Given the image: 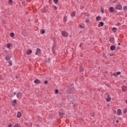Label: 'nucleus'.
Wrapping results in <instances>:
<instances>
[{
	"label": "nucleus",
	"mask_w": 127,
	"mask_h": 127,
	"mask_svg": "<svg viewBox=\"0 0 127 127\" xmlns=\"http://www.w3.org/2000/svg\"><path fill=\"white\" fill-rule=\"evenodd\" d=\"M22 35L24 37H26L27 36V32H26V30L24 29L22 31Z\"/></svg>",
	"instance_id": "nucleus-1"
},
{
	"label": "nucleus",
	"mask_w": 127,
	"mask_h": 127,
	"mask_svg": "<svg viewBox=\"0 0 127 127\" xmlns=\"http://www.w3.org/2000/svg\"><path fill=\"white\" fill-rule=\"evenodd\" d=\"M62 34L64 37H68L69 34L66 31L62 32Z\"/></svg>",
	"instance_id": "nucleus-2"
},
{
	"label": "nucleus",
	"mask_w": 127,
	"mask_h": 127,
	"mask_svg": "<svg viewBox=\"0 0 127 127\" xmlns=\"http://www.w3.org/2000/svg\"><path fill=\"white\" fill-rule=\"evenodd\" d=\"M16 97L18 99H21V97H22V93H21V92H18L16 94Z\"/></svg>",
	"instance_id": "nucleus-3"
},
{
	"label": "nucleus",
	"mask_w": 127,
	"mask_h": 127,
	"mask_svg": "<svg viewBox=\"0 0 127 127\" xmlns=\"http://www.w3.org/2000/svg\"><path fill=\"white\" fill-rule=\"evenodd\" d=\"M116 9H118V10H122L123 9V6L122 5H118L116 6Z\"/></svg>",
	"instance_id": "nucleus-4"
},
{
	"label": "nucleus",
	"mask_w": 127,
	"mask_h": 127,
	"mask_svg": "<svg viewBox=\"0 0 127 127\" xmlns=\"http://www.w3.org/2000/svg\"><path fill=\"white\" fill-rule=\"evenodd\" d=\"M107 98H106V101L107 102H111V100H112V98L111 97H110V94H108L107 93Z\"/></svg>",
	"instance_id": "nucleus-5"
},
{
	"label": "nucleus",
	"mask_w": 127,
	"mask_h": 127,
	"mask_svg": "<svg viewBox=\"0 0 127 127\" xmlns=\"http://www.w3.org/2000/svg\"><path fill=\"white\" fill-rule=\"evenodd\" d=\"M40 52H41V50L39 48H37V52L35 53V55H39L40 54Z\"/></svg>",
	"instance_id": "nucleus-6"
},
{
	"label": "nucleus",
	"mask_w": 127,
	"mask_h": 127,
	"mask_svg": "<svg viewBox=\"0 0 127 127\" xmlns=\"http://www.w3.org/2000/svg\"><path fill=\"white\" fill-rule=\"evenodd\" d=\"M11 58V57L9 55H7L5 58V59L7 61H8L9 60H10Z\"/></svg>",
	"instance_id": "nucleus-7"
},
{
	"label": "nucleus",
	"mask_w": 127,
	"mask_h": 127,
	"mask_svg": "<svg viewBox=\"0 0 127 127\" xmlns=\"http://www.w3.org/2000/svg\"><path fill=\"white\" fill-rule=\"evenodd\" d=\"M109 41L111 43H115V38H114V37H112L110 38Z\"/></svg>",
	"instance_id": "nucleus-8"
},
{
	"label": "nucleus",
	"mask_w": 127,
	"mask_h": 127,
	"mask_svg": "<svg viewBox=\"0 0 127 127\" xmlns=\"http://www.w3.org/2000/svg\"><path fill=\"white\" fill-rule=\"evenodd\" d=\"M123 92H127V86H123L122 87Z\"/></svg>",
	"instance_id": "nucleus-9"
},
{
	"label": "nucleus",
	"mask_w": 127,
	"mask_h": 127,
	"mask_svg": "<svg viewBox=\"0 0 127 127\" xmlns=\"http://www.w3.org/2000/svg\"><path fill=\"white\" fill-rule=\"evenodd\" d=\"M109 12H114L115 11V9H114V7H110L109 8Z\"/></svg>",
	"instance_id": "nucleus-10"
},
{
	"label": "nucleus",
	"mask_w": 127,
	"mask_h": 127,
	"mask_svg": "<svg viewBox=\"0 0 127 127\" xmlns=\"http://www.w3.org/2000/svg\"><path fill=\"white\" fill-rule=\"evenodd\" d=\"M34 83L35 84H41V81H40V80H39V79H36L35 80H34Z\"/></svg>",
	"instance_id": "nucleus-11"
},
{
	"label": "nucleus",
	"mask_w": 127,
	"mask_h": 127,
	"mask_svg": "<svg viewBox=\"0 0 127 127\" xmlns=\"http://www.w3.org/2000/svg\"><path fill=\"white\" fill-rule=\"evenodd\" d=\"M117 115L118 116H121L122 115V110L120 109L117 110Z\"/></svg>",
	"instance_id": "nucleus-12"
},
{
	"label": "nucleus",
	"mask_w": 127,
	"mask_h": 127,
	"mask_svg": "<svg viewBox=\"0 0 127 127\" xmlns=\"http://www.w3.org/2000/svg\"><path fill=\"white\" fill-rule=\"evenodd\" d=\"M115 49H116V46L112 45L110 47V50H111L112 51H114V50H115Z\"/></svg>",
	"instance_id": "nucleus-13"
},
{
	"label": "nucleus",
	"mask_w": 127,
	"mask_h": 127,
	"mask_svg": "<svg viewBox=\"0 0 127 127\" xmlns=\"http://www.w3.org/2000/svg\"><path fill=\"white\" fill-rule=\"evenodd\" d=\"M66 93H67V94H71V88L70 87H68L66 89Z\"/></svg>",
	"instance_id": "nucleus-14"
},
{
	"label": "nucleus",
	"mask_w": 127,
	"mask_h": 127,
	"mask_svg": "<svg viewBox=\"0 0 127 127\" xmlns=\"http://www.w3.org/2000/svg\"><path fill=\"white\" fill-rule=\"evenodd\" d=\"M102 26H104V22H100L98 24V27H102Z\"/></svg>",
	"instance_id": "nucleus-15"
},
{
	"label": "nucleus",
	"mask_w": 127,
	"mask_h": 127,
	"mask_svg": "<svg viewBox=\"0 0 127 127\" xmlns=\"http://www.w3.org/2000/svg\"><path fill=\"white\" fill-rule=\"evenodd\" d=\"M32 53V50H29V51H27V55H30Z\"/></svg>",
	"instance_id": "nucleus-16"
},
{
	"label": "nucleus",
	"mask_w": 127,
	"mask_h": 127,
	"mask_svg": "<svg viewBox=\"0 0 127 127\" xmlns=\"http://www.w3.org/2000/svg\"><path fill=\"white\" fill-rule=\"evenodd\" d=\"M11 104L12 106H14L15 104H16V99H14V100H13L11 102Z\"/></svg>",
	"instance_id": "nucleus-17"
},
{
	"label": "nucleus",
	"mask_w": 127,
	"mask_h": 127,
	"mask_svg": "<svg viewBox=\"0 0 127 127\" xmlns=\"http://www.w3.org/2000/svg\"><path fill=\"white\" fill-rule=\"evenodd\" d=\"M21 117V113H20V112H17V118H20Z\"/></svg>",
	"instance_id": "nucleus-18"
},
{
	"label": "nucleus",
	"mask_w": 127,
	"mask_h": 127,
	"mask_svg": "<svg viewBox=\"0 0 127 127\" xmlns=\"http://www.w3.org/2000/svg\"><path fill=\"white\" fill-rule=\"evenodd\" d=\"M79 70L80 72H84V68L83 67V66L81 65L80 66Z\"/></svg>",
	"instance_id": "nucleus-19"
},
{
	"label": "nucleus",
	"mask_w": 127,
	"mask_h": 127,
	"mask_svg": "<svg viewBox=\"0 0 127 127\" xmlns=\"http://www.w3.org/2000/svg\"><path fill=\"white\" fill-rule=\"evenodd\" d=\"M101 16H98L96 17V20L99 21V20H101Z\"/></svg>",
	"instance_id": "nucleus-20"
},
{
	"label": "nucleus",
	"mask_w": 127,
	"mask_h": 127,
	"mask_svg": "<svg viewBox=\"0 0 127 127\" xmlns=\"http://www.w3.org/2000/svg\"><path fill=\"white\" fill-rule=\"evenodd\" d=\"M117 30H118V28H117V27L112 28V31H113V32H117Z\"/></svg>",
	"instance_id": "nucleus-21"
},
{
	"label": "nucleus",
	"mask_w": 127,
	"mask_h": 127,
	"mask_svg": "<svg viewBox=\"0 0 127 127\" xmlns=\"http://www.w3.org/2000/svg\"><path fill=\"white\" fill-rule=\"evenodd\" d=\"M75 14H76V11H73L71 13V16H72V17H73L75 16Z\"/></svg>",
	"instance_id": "nucleus-22"
},
{
	"label": "nucleus",
	"mask_w": 127,
	"mask_h": 127,
	"mask_svg": "<svg viewBox=\"0 0 127 127\" xmlns=\"http://www.w3.org/2000/svg\"><path fill=\"white\" fill-rule=\"evenodd\" d=\"M41 34H44V33H45V30L42 29L41 30Z\"/></svg>",
	"instance_id": "nucleus-23"
},
{
	"label": "nucleus",
	"mask_w": 127,
	"mask_h": 127,
	"mask_svg": "<svg viewBox=\"0 0 127 127\" xmlns=\"http://www.w3.org/2000/svg\"><path fill=\"white\" fill-rule=\"evenodd\" d=\"M64 22H66V21H67V17L66 16H64Z\"/></svg>",
	"instance_id": "nucleus-24"
},
{
	"label": "nucleus",
	"mask_w": 127,
	"mask_h": 127,
	"mask_svg": "<svg viewBox=\"0 0 127 127\" xmlns=\"http://www.w3.org/2000/svg\"><path fill=\"white\" fill-rule=\"evenodd\" d=\"M59 114L60 117H62L63 116H64L65 115V114L62 113L61 112H59Z\"/></svg>",
	"instance_id": "nucleus-25"
},
{
	"label": "nucleus",
	"mask_w": 127,
	"mask_h": 127,
	"mask_svg": "<svg viewBox=\"0 0 127 127\" xmlns=\"http://www.w3.org/2000/svg\"><path fill=\"white\" fill-rule=\"evenodd\" d=\"M59 93V90L58 89H55V93L56 94H57Z\"/></svg>",
	"instance_id": "nucleus-26"
},
{
	"label": "nucleus",
	"mask_w": 127,
	"mask_h": 127,
	"mask_svg": "<svg viewBox=\"0 0 127 127\" xmlns=\"http://www.w3.org/2000/svg\"><path fill=\"white\" fill-rule=\"evenodd\" d=\"M7 63H8L9 65H10V66L12 65V62H11V61H9L8 62H7Z\"/></svg>",
	"instance_id": "nucleus-27"
},
{
	"label": "nucleus",
	"mask_w": 127,
	"mask_h": 127,
	"mask_svg": "<svg viewBox=\"0 0 127 127\" xmlns=\"http://www.w3.org/2000/svg\"><path fill=\"white\" fill-rule=\"evenodd\" d=\"M10 36L11 37H14V33H10Z\"/></svg>",
	"instance_id": "nucleus-28"
},
{
	"label": "nucleus",
	"mask_w": 127,
	"mask_h": 127,
	"mask_svg": "<svg viewBox=\"0 0 127 127\" xmlns=\"http://www.w3.org/2000/svg\"><path fill=\"white\" fill-rule=\"evenodd\" d=\"M104 9L103 7L101 8V12H102V13H104Z\"/></svg>",
	"instance_id": "nucleus-29"
},
{
	"label": "nucleus",
	"mask_w": 127,
	"mask_h": 127,
	"mask_svg": "<svg viewBox=\"0 0 127 127\" xmlns=\"http://www.w3.org/2000/svg\"><path fill=\"white\" fill-rule=\"evenodd\" d=\"M124 10H127V6H124L123 7Z\"/></svg>",
	"instance_id": "nucleus-30"
},
{
	"label": "nucleus",
	"mask_w": 127,
	"mask_h": 127,
	"mask_svg": "<svg viewBox=\"0 0 127 127\" xmlns=\"http://www.w3.org/2000/svg\"><path fill=\"white\" fill-rule=\"evenodd\" d=\"M121 25H122V23L118 22L116 26H121Z\"/></svg>",
	"instance_id": "nucleus-31"
},
{
	"label": "nucleus",
	"mask_w": 127,
	"mask_h": 127,
	"mask_svg": "<svg viewBox=\"0 0 127 127\" xmlns=\"http://www.w3.org/2000/svg\"><path fill=\"white\" fill-rule=\"evenodd\" d=\"M8 2L12 4V3H13V1H12V0H9Z\"/></svg>",
	"instance_id": "nucleus-32"
},
{
	"label": "nucleus",
	"mask_w": 127,
	"mask_h": 127,
	"mask_svg": "<svg viewBox=\"0 0 127 127\" xmlns=\"http://www.w3.org/2000/svg\"><path fill=\"white\" fill-rule=\"evenodd\" d=\"M117 1H118V0H112V2L113 3H115L117 2Z\"/></svg>",
	"instance_id": "nucleus-33"
},
{
	"label": "nucleus",
	"mask_w": 127,
	"mask_h": 127,
	"mask_svg": "<svg viewBox=\"0 0 127 127\" xmlns=\"http://www.w3.org/2000/svg\"><path fill=\"white\" fill-rule=\"evenodd\" d=\"M55 3H58L59 0H53Z\"/></svg>",
	"instance_id": "nucleus-34"
},
{
	"label": "nucleus",
	"mask_w": 127,
	"mask_h": 127,
	"mask_svg": "<svg viewBox=\"0 0 127 127\" xmlns=\"http://www.w3.org/2000/svg\"><path fill=\"white\" fill-rule=\"evenodd\" d=\"M7 48H10V44L9 43L7 44Z\"/></svg>",
	"instance_id": "nucleus-35"
},
{
	"label": "nucleus",
	"mask_w": 127,
	"mask_h": 127,
	"mask_svg": "<svg viewBox=\"0 0 127 127\" xmlns=\"http://www.w3.org/2000/svg\"><path fill=\"white\" fill-rule=\"evenodd\" d=\"M85 20H86V23H88V22H90V20L89 19H86Z\"/></svg>",
	"instance_id": "nucleus-36"
},
{
	"label": "nucleus",
	"mask_w": 127,
	"mask_h": 127,
	"mask_svg": "<svg viewBox=\"0 0 127 127\" xmlns=\"http://www.w3.org/2000/svg\"><path fill=\"white\" fill-rule=\"evenodd\" d=\"M79 27H80V28H85V27L84 26H82V25H79Z\"/></svg>",
	"instance_id": "nucleus-37"
},
{
	"label": "nucleus",
	"mask_w": 127,
	"mask_h": 127,
	"mask_svg": "<svg viewBox=\"0 0 127 127\" xmlns=\"http://www.w3.org/2000/svg\"><path fill=\"white\" fill-rule=\"evenodd\" d=\"M123 114L124 115H126V114H127V111H126L125 109L123 111Z\"/></svg>",
	"instance_id": "nucleus-38"
},
{
	"label": "nucleus",
	"mask_w": 127,
	"mask_h": 127,
	"mask_svg": "<svg viewBox=\"0 0 127 127\" xmlns=\"http://www.w3.org/2000/svg\"><path fill=\"white\" fill-rule=\"evenodd\" d=\"M54 9L55 10H57V7L56 6H54Z\"/></svg>",
	"instance_id": "nucleus-39"
},
{
	"label": "nucleus",
	"mask_w": 127,
	"mask_h": 127,
	"mask_svg": "<svg viewBox=\"0 0 127 127\" xmlns=\"http://www.w3.org/2000/svg\"><path fill=\"white\" fill-rule=\"evenodd\" d=\"M55 49V46H53L52 47V50L53 51V52H54V50Z\"/></svg>",
	"instance_id": "nucleus-40"
},
{
	"label": "nucleus",
	"mask_w": 127,
	"mask_h": 127,
	"mask_svg": "<svg viewBox=\"0 0 127 127\" xmlns=\"http://www.w3.org/2000/svg\"><path fill=\"white\" fill-rule=\"evenodd\" d=\"M44 84H48V81L47 80H45V81H44Z\"/></svg>",
	"instance_id": "nucleus-41"
},
{
	"label": "nucleus",
	"mask_w": 127,
	"mask_h": 127,
	"mask_svg": "<svg viewBox=\"0 0 127 127\" xmlns=\"http://www.w3.org/2000/svg\"><path fill=\"white\" fill-rule=\"evenodd\" d=\"M15 127H20V126L18 124H16V125H15Z\"/></svg>",
	"instance_id": "nucleus-42"
},
{
	"label": "nucleus",
	"mask_w": 127,
	"mask_h": 127,
	"mask_svg": "<svg viewBox=\"0 0 127 127\" xmlns=\"http://www.w3.org/2000/svg\"><path fill=\"white\" fill-rule=\"evenodd\" d=\"M117 76H118V75H121V71H118L117 72Z\"/></svg>",
	"instance_id": "nucleus-43"
},
{
	"label": "nucleus",
	"mask_w": 127,
	"mask_h": 127,
	"mask_svg": "<svg viewBox=\"0 0 127 127\" xmlns=\"http://www.w3.org/2000/svg\"><path fill=\"white\" fill-rule=\"evenodd\" d=\"M113 76L117 77V76H118V75H117V73H113Z\"/></svg>",
	"instance_id": "nucleus-44"
},
{
	"label": "nucleus",
	"mask_w": 127,
	"mask_h": 127,
	"mask_svg": "<svg viewBox=\"0 0 127 127\" xmlns=\"http://www.w3.org/2000/svg\"><path fill=\"white\" fill-rule=\"evenodd\" d=\"M82 46H83V43H80V45H79V47L80 48H81V47H82Z\"/></svg>",
	"instance_id": "nucleus-45"
},
{
	"label": "nucleus",
	"mask_w": 127,
	"mask_h": 127,
	"mask_svg": "<svg viewBox=\"0 0 127 127\" xmlns=\"http://www.w3.org/2000/svg\"><path fill=\"white\" fill-rule=\"evenodd\" d=\"M4 52L5 53V54H7V51L6 50H5Z\"/></svg>",
	"instance_id": "nucleus-46"
},
{
	"label": "nucleus",
	"mask_w": 127,
	"mask_h": 127,
	"mask_svg": "<svg viewBox=\"0 0 127 127\" xmlns=\"http://www.w3.org/2000/svg\"><path fill=\"white\" fill-rule=\"evenodd\" d=\"M12 127V125L11 124H9L7 127Z\"/></svg>",
	"instance_id": "nucleus-47"
},
{
	"label": "nucleus",
	"mask_w": 127,
	"mask_h": 127,
	"mask_svg": "<svg viewBox=\"0 0 127 127\" xmlns=\"http://www.w3.org/2000/svg\"><path fill=\"white\" fill-rule=\"evenodd\" d=\"M48 62H49V63H50V58L48 59Z\"/></svg>",
	"instance_id": "nucleus-48"
},
{
	"label": "nucleus",
	"mask_w": 127,
	"mask_h": 127,
	"mask_svg": "<svg viewBox=\"0 0 127 127\" xmlns=\"http://www.w3.org/2000/svg\"><path fill=\"white\" fill-rule=\"evenodd\" d=\"M15 95H16V92H13V95L15 96Z\"/></svg>",
	"instance_id": "nucleus-49"
},
{
	"label": "nucleus",
	"mask_w": 127,
	"mask_h": 127,
	"mask_svg": "<svg viewBox=\"0 0 127 127\" xmlns=\"http://www.w3.org/2000/svg\"><path fill=\"white\" fill-rule=\"evenodd\" d=\"M36 126V127H39V125L38 124H37Z\"/></svg>",
	"instance_id": "nucleus-50"
},
{
	"label": "nucleus",
	"mask_w": 127,
	"mask_h": 127,
	"mask_svg": "<svg viewBox=\"0 0 127 127\" xmlns=\"http://www.w3.org/2000/svg\"><path fill=\"white\" fill-rule=\"evenodd\" d=\"M116 123H117V124L119 123V120H117Z\"/></svg>",
	"instance_id": "nucleus-51"
},
{
	"label": "nucleus",
	"mask_w": 127,
	"mask_h": 127,
	"mask_svg": "<svg viewBox=\"0 0 127 127\" xmlns=\"http://www.w3.org/2000/svg\"><path fill=\"white\" fill-rule=\"evenodd\" d=\"M125 111H126V112H127V108L124 109Z\"/></svg>",
	"instance_id": "nucleus-52"
},
{
	"label": "nucleus",
	"mask_w": 127,
	"mask_h": 127,
	"mask_svg": "<svg viewBox=\"0 0 127 127\" xmlns=\"http://www.w3.org/2000/svg\"><path fill=\"white\" fill-rule=\"evenodd\" d=\"M125 17H127V13L125 15Z\"/></svg>",
	"instance_id": "nucleus-53"
},
{
	"label": "nucleus",
	"mask_w": 127,
	"mask_h": 127,
	"mask_svg": "<svg viewBox=\"0 0 127 127\" xmlns=\"http://www.w3.org/2000/svg\"><path fill=\"white\" fill-rule=\"evenodd\" d=\"M118 45H121V43H119Z\"/></svg>",
	"instance_id": "nucleus-54"
},
{
	"label": "nucleus",
	"mask_w": 127,
	"mask_h": 127,
	"mask_svg": "<svg viewBox=\"0 0 127 127\" xmlns=\"http://www.w3.org/2000/svg\"><path fill=\"white\" fill-rule=\"evenodd\" d=\"M30 125H31V127H32V124L30 123Z\"/></svg>",
	"instance_id": "nucleus-55"
},
{
	"label": "nucleus",
	"mask_w": 127,
	"mask_h": 127,
	"mask_svg": "<svg viewBox=\"0 0 127 127\" xmlns=\"http://www.w3.org/2000/svg\"><path fill=\"white\" fill-rule=\"evenodd\" d=\"M117 49H120V47H117Z\"/></svg>",
	"instance_id": "nucleus-56"
},
{
	"label": "nucleus",
	"mask_w": 127,
	"mask_h": 127,
	"mask_svg": "<svg viewBox=\"0 0 127 127\" xmlns=\"http://www.w3.org/2000/svg\"><path fill=\"white\" fill-rule=\"evenodd\" d=\"M25 3L24 1L22 2V4H24Z\"/></svg>",
	"instance_id": "nucleus-57"
},
{
	"label": "nucleus",
	"mask_w": 127,
	"mask_h": 127,
	"mask_svg": "<svg viewBox=\"0 0 127 127\" xmlns=\"http://www.w3.org/2000/svg\"><path fill=\"white\" fill-rule=\"evenodd\" d=\"M17 75H16V79H17Z\"/></svg>",
	"instance_id": "nucleus-58"
},
{
	"label": "nucleus",
	"mask_w": 127,
	"mask_h": 127,
	"mask_svg": "<svg viewBox=\"0 0 127 127\" xmlns=\"http://www.w3.org/2000/svg\"><path fill=\"white\" fill-rule=\"evenodd\" d=\"M75 106H76V104L73 105V107H75Z\"/></svg>",
	"instance_id": "nucleus-59"
},
{
	"label": "nucleus",
	"mask_w": 127,
	"mask_h": 127,
	"mask_svg": "<svg viewBox=\"0 0 127 127\" xmlns=\"http://www.w3.org/2000/svg\"><path fill=\"white\" fill-rule=\"evenodd\" d=\"M106 19V18H104L103 20H105Z\"/></svg>",
	"instance_id": "nucleus-60"
},
{
	"label": "nucleus",
	"mask_w": 127,
	"mask_h": 127,
	"mask_svg": "<svg viewBox=\"0 0 127 127\" xmlns=\"http://www.w3.org/2000/svg\"><path fill=\"white\" fill-rule=\"evenodd\" d=\"M126 104H127V100L126 101Z\"/></svg>",
	"instance_id": "nucleus-61"
},
{
	"label": "nucleus",
	"mask_w": 127,
	"mask_h": 127,
	"mask_svg": "<svg viewBox=\"0 0 127 127\" xmlns=\"http://www.w3.org/2000/svg\"><path fill=\"white\" fill-rule=\"evenodd\" d=\"M86 15V16H89V15Z\"/></svg>",
	"instance_id": "nucleus-62"
},
{
	"label": "nucleus",
	"mask_w": 127,
	"mask_h": 127,
	"mask_svg": "<svg viewBox=\"0 0 127 127\" xmlns=\"http://www.w3.org/2000/svg\"><path fill=\"white\" fill-rule=\"evenodd\" d=\"M124 82H126V80H124Z\"/></svg>",
	"instance_id": "nucleus-63"
}]
</instances>
